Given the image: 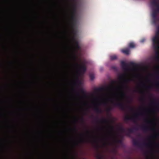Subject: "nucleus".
Returning <instances> with one entry per match:
<instances>
[{
    "instance_id": "obj_23",
    "label": "nucleus",
    "mask_w": 159,
    "mask_h": 159,
    "mask_svg": "<svg viewBox=\"0 0 159 159\" xmlns=\"http://www.w3.org/2000/svg\"><path fill=\"white\" fill-rule=\"evenodd\" d=\"M119 130L122 133H126V130L125 129L123 128L122 127H121L119 128Z\"/></svg>"
},
{
    "instance_id": "obj_25",
    "label": "nucleus",
    "mask_w": 159,
    "mask_h": 159,
    "mask_svg": "<svg viewBox=\"0 0 159 159\" xmlns=\"http://www.w3.org/2000/svg\"><path fill=\"white\" fill-rule=\"evenodd\" d=\"M104 90V88L103 87L98 88L96 89V91L98 92H100L103 91Z\"/></svg>"
},
{
    "instance_id": "obj_40",
    "label": "nucleus",
    "mask_w": 159,
    "mask_h": 159,
    "mask_svg": "<svg viewBox=\"0 0 159 159\" xmlns=\"http://www.w3.org/2000/svg\"><path fill=\"white\" fill-rule=\"evenodd\" d=\"M76 95L78 96H80V93L79 92H77L76 93Z\"/></svg>"
},
{
    "instance_id": "obj_20",
    "label": "nucleus",
    "mask_w": 159,
    "mask_h": 159,
    "mask_svg": "<svg viewBox=\"0 0 159 159\" xmlns=\"http://www.w3.org/2000/svg\"><path fill=\"white\" fill-rule=\"evenodd\" d=\"M128 47L130 48H134L135 47V45L133 42H131L129 43Z\"/></svg>"
},
{
    "instance_id": "obj_43",
    "label": "nucleus",
    "mask_w": 159,
    "mask_h": 159,
    "mask_svg": "<svg viewBox=\"0 0 159 159\" xmlns=\"http://www.w3.org/2000/svg\"><path fill=\"white\" fill-rule=\"evenodd\" d=\"M151 88V86H148L146 87V88L148 89H150Z\"/></svg>"
},
{
    "instance_id": "obj_30",
    "label": "nucleus",
    "mask_w": 159,
    "mask_h": 159,
    "mask_svg": "<svg viewBox=\"0 0 159 159\" xmlns=\"http://www.w3.org/2000/svg\"><path fill=\"white\" fill-rule=\"evenodd\" d=\"M153 19V22L154 24H156L157 21V17L156 18H152Z\"/></svg>"
},
{
    "instance_id": "obj_32",
    "label": "nucleus",
    "mask_w": 159,
    "mask_h": 159,
    "mask_svg": "<svg viewBox=\"0 0 159 159\" xmlns=\"http://www.w3.org/2000/svg\"><path fill=\"white\" fill-rule=\"evenodd\" d=\"M112 108L111 107H109L107 108V109H106V111L107 112H109L110 111H111L112 110Z\"/></svg>"
},
{
    "instance_id": "obj_41",
    "label": "nucleus",
    "mask_w": 159,
    "mask_h": 159,
    "mask_svg": "<svg viewBox=\"0 0 159 159\" xmlns=\"http://www.w3.org/2000/svg\"><path fill=\"white\" fill-rule=\"evenodd\" d=\"M147 120V122L148 123H150L151 122V121H149L147 120Z\"/></svg>"
},
{
    "instance_id": "obj_36",
    "label": "nucleus",
    "mask_w": 159,
    "mask_h": 159,
    "mask_svg": "<svg viewBox=\"0 0 159 159\" xmlns=\"http://www.w3.org/2000/svg\"><path fill=\"white\" fill-rule=\"evenodd\" d=\"M112 68L116 70H117V68L115 66H112Z\"/></svg>"
},
{
    "instance_id": "obj_19",
    "label": "nucleus",
    "mask_w": 159,
    "mask_h": 159,
    "mask_svg": "<svg viewBox=\"0 0 159 159\" xmlns=\"http://www.w3.org/2000/svg\"><path fill=\"white\" fill-rule=\"evenodd\" d=\"M124 75H121L120 77V79H123L125 83H127L129 81V79H124Z\"/></svg>"
},
{
    "instance_id": "obj_1",
    "label": "nucleus",
    "mask_w": 159,
    "mask_h": 159,
    "mask_svg": "<svg viewBox=\"0 0 159 159\" xmlns=\"http://www.w3.org/2000/svg\"><path fill=\"white\" fill-rule=\"evenodd\" d=\"M72 58L74 61V63L71 65L73 67H79V70L80 72L84 74L86 71V68L85 64H83L82 65L79 64L77 62V57L75 55H74L72 56Z\"/></svg>"
},
{
    "instance_id": "obj_53",
    "label": "nucleus",
    "mask_w": 159,
    "mask_h": 159,
    "mask_svg": "<svg viewBox=\"0 0 159 159\" xmlns=\"http://www.w3.org/2000/svg\"><path fill=\"white\" fill-rule=\"evenodd\" d=\"M157 79L158 80L159 79V77H157Z\"/></svg>"
},
{
    "instance_id": "obj_33",
    "label": "nucleus",
    "mask_w": 159,
    "mask_h": 159,
    "mask_svg": "<svg viewBox=\"0 0 159 159\" xmlns=\"http://www.w3.org/2000/svg\"><path fill=\"white\" fill-rule=\"evenodd\" d=\"M116 142L118 143H122V140L121 139H116Z\"/></svg>"
},
{
    "instance_id": "obj_35",
    "label": "nucleus",
    "mask_w": 159,
    "mask_h": 159,
    "mask_svg": "<svg viewBox=\"0 0 159 159\" xmlns=\"http://www.w3.org/2000/svg\"><path fill=\"white\" fill-rule=\"evenodd\" d=\"M80 120L82 123L84 122V119L83 117L80 118Z\"/></svg>"
},
{
    "instance_id": "obj_22",
    "label": "nucleus",
    "mask_w": 159,
    "mask_h": 159,
    "mask_svg": "<svg viewBox=\"0 0 159 159\" xmlns=\"http://www.w3.org/2000/svg\"><path fill=\"white\" fill-rule=\"evenodd\" d=\"M80 141L81 143H84L85 142H89L90 141V140L89 139H80Z\"/></svg>"
},
{
    "instance_id": "obj_31",
    "label": "nucleus",
    "mask_w": 159,
    "mask_h": 159,
    "mask_svg": "<svg viewBox=\"0 0 159 159\" xmlns=\"http://www.w3.org/2000/svg\"><path fill=\"white\" fill-rule=\"evenodd\" d=\"M155 85L159 89V81H158L156 82Z\"/></svg>"
},
{
    "instance_id": "obj_27",
    "label": "nucleus",
    "mask_w": 159,
    "mask_h": 159,
    "mask_svg": "<svg viewBox=\"0 0 159 159\" xmlns=\"http://www.w3.org/2000/svg\"><path fill=\"white\" fill-rule=\"evenodd\" d=\"M89 77L91 80H93L94 78V74H91L89 75Z\"/></svg>"
},
{
    "instance_id": "obj_44",
    "label": "nucleus",
    "mask_w": 159,
    "mask_h": 159,
    "mask_svg": "<svg viewBox=\"0 0 159 159\" xmlns=\"http://www.w3.org/2000/svg\"><path fill=\"white\" fill-rule=\"evenodd\" d=\"M93 142H94V143H96L97 142V141L96 140H94L93 141Z\"/></svg>"
},
{
    "instance_id": "obj_5",
    "label": "nucleus",
    "mask_w": 159,
    "mask_h": 159,
    "mask_svg": "<svg viewBox=\"0 0 159 159\" xmlns=\"http://www.w3.org/2000/svg\"><path fill=\"white\" fill-rule=\"evenodd\" d=\"M143 113H136L134 114L133 116H127L125 118V120L126 121H127L129 120H132L134 122L136 121V120L138 118V116L139 115H143Z\"/></svg>"
},
{
    "instance_id": "obj_18",
    "label": "nucleus",
    "mask_w": 159,
    "mask_h": 159,
    "mask_svg": "<svg viewBox=\"0 0 159 159\" xmlns=\"http://www.w3.org/2000/svg\"><path fill=\"white\" fill-rule=\"evenodd\" d=\"M133 144L135 146H140V144L139 143L138 141L135 139L133 140Z\"/></svg>"
},
{
    "instance_id": "obj_46",
    "label": "nucleus",
    "mask_w": 159,
    "mask_h": 159,
    "mask_svg": "<svg viewBox=\"0 0 159 159\" xmlns=\"http://www.w3.org/2000/svg\"><path fill=\"white\" fill-rule=\"evenodd\" d=\"M74 130L75 131H77V130H76V128H75L74 129Z\"/></svg>"
},
{
    "instance_id": "obj_11",
    "label": "nucleus",
    "mask_w": 159,
    "mask_h": 159,
    "mask_svg": "<svg viewBox=\"0 0 159 159\" xmlns=\"http://www.w3.org/2000/svg\"><path fill=\"white\" fill-rule=\"evenodd\" d=\"M159 12V8H156L154 10L152 14V18H157V13Z\"/></svg>"
},
{
    "instance_id": "obj_3",
    "label": "nucleus",
    "mask_w": 159,
    "mask_h": 159,
    "mask_svg": "<svg viewBox=\"0 0 159 159\" xmlns=\"http://www.w3.org/2000/svg\"><path fill=\"white\" fill-rule=\"evenodd\" d=\"M141 128L144 131H147L149 130L155 132L154 135L149 137L150 138H156L159 136V134L157 132L156 129L155 127L149 128L148 127L144 125L141 126Z\"/></svg>"
},
{
    "instance_id": "obj_38",
    "label": "nucleus",
    "mask_w": 159,
    "mask_h": 159,
    "mask_svg": "<svg viewBox=\"0 0 159 159\" xmlns=\"http://www.w3.org/2000/svg\"><path fill=\"white\" fill-rule=\"evenodd\" d=\"M112 87H107V90H110L112 88Z\"/></svg>"
},
{
    "instance_id": "obj_15",
    "label": "nucleus",
    "mask_w": 159,
    "mask_h": 159,
    "mask_svg": "<svg viewBox=\"0 0 159 159\" xmlns=\"http://www.w3.org/2000/svg\"><path fill=\"white\" fill-rule=\"evenodd\" d=\"M157 51L156 52V56L154 57V59L156 61H159V52L158 51V50H156Z\"/></svg>"
},
{
    "instance_id": "obj_45",
    "label": "nucleus",
    "mask_w": 159,
    "mask_h": 159,
    "mask_svg": "<svg viewBox=\"0 0 159 159\" xmlns=\"http://www.w3.org/2000/svg\"><path fill=\"white\" fill-rule=\"evenodd\" d=\"M103 104L104 105H106L107 104L106 102H103Z\"/></svg>"
},
{
    "instance_id": "obj_4",
    "label": "nucleus",
    "mask_w": 159,
    "mask_h": 159,
    "mask_svg": "<svg viewBox=\"0 0 159 159\" xmlns=\"http://www.w3.org/2000/svg\"><path fill=\"white\" fill-rule=\"evenodd\" d=\"M121 65L123 69L126 71H128L130 70L129 66L134 67L135 66V64L133 62H130L129 64L128 65L123 61L121 62Z\"/></svg>"
},
{
    "instance_id": "obj_37",
    "label": "nucleus",
    "mask_w": 159,
    "mask_h": 159,
    "mask_svg": "<svg viewBox=\"0 0 159 159\" xmlns=\"http://www.w3.org/2000/svg\"><path fill=\"white\" fill-rule=\"evenodd\" d=\"M128 107L129 108V109L131 111H134V109L131 107Z\"/></svg>"
},
{
    "instance_id": "obj_29",
    "label": "nucleus",
    "mask_w": 159,
    "mask_h": 159,
    "mask_svg": "<svg viewBox=\"0 0 159 159\" xmlns=\"http://www.w3.org/2000/svg\"><path fill=\"white\" fill-rule=\"evenodd\" d=\"M96 158L97 159H102V156L101 155H98L96 156Z\"/></svg>"
},
{
    "instance_id": "obj_49",
    "label": "nucleus",
    "mask_w": 159,
    "mask_h": 159,
    "mask_svg": "<svg viewBox=\"0 0 159 159\" xmlns=\"http://www.w3.org/2000/svg\"><path fill=\"white\" fill-rule=\"evenodd\" d=\"M123 86H121L119 88H123Z\"/></svg>"
},
{
    "instance_id": "obj_6",
    "label": "nucleus",
    "mask_w": 159,
    "mask_h": 159,
    "mask_svg": "<svg viewBox=\"0 0 159 159\" xmlns=\"http://www.w3.org/2000/svg\"><path fill=\"white\" fill-rule=\"evenodd\" d=\"M118 102H112L113 105L116 107H119L122 110H124L125 109V104L122 102L120 99L119 98L117 99Z\"/></svg>"
},
{
    "instance_id": "obj_55",
    "label": "nucleus",
    "mask_w": 159,
    "mask_h": 159,
    "mask_svg": "<svg viewBox=\"0 0 159 159\" xmlns=\"http://www.w3.org/2000/svg\"><path fill=\"white\" fill-rule=\"evenodd\" d=\"M97 122H99V120H97Z\"/></svg>"
},
{
    "instance_id": "obj_12",
    "label": "nucleus",
    "mask_w": 159,
    "mask_h": 159,
    "mask_svg": "<svg viewBox=\"0 0 159 159\" xmlns=\"http://www.w3.org/2000/svg\"><path fill=\"white\" fill-rule=\"evenodd\" d=\"M151 103L152 104L156 106H159V103L155 98L153 99L151 101Z\"/></svg>"
},
{
    "instance_id": "obj_52",
    "label": "nucleus",
    "mask_w": 159,
    "mask_h": 159,
    "mask_svg": "<svg viewBox=\"0 0 159 159\" xmlns=\"http://www.w3.org/2000/svg\"><path fill=\"white\" fill-rule=\"evenodd\" d=\"M125 87L126 88H128V86H127V85H126V86H125Z\"/></svg>"
},
{
    "instance_id": "obj_39",
    "label": "nucleus",
    "mask_w": 159,
    "mask_h": 159,
    "mask_svg": "<svg viewBox=\"0 0 159 159\" xmlns=\"http://www.w3.org/2000/svg\"><path fill=\"white\" fill-rule=\"evenodd\" d=\"M145 39H143L141 40V42L142 43H143L145 41Z\"/></svg>"
},
{
    "instance_id": "obj_34",
    "label": "nucleus",
    "mask_w": 159,
    "mask_h": 159,
    "mask_svg": "<svg viewBox=\"0 0 159 159\" xmlns=\"http://www.w3.org/2000/svg\"><path fill=\"white\" fill-rule=\"evenodd\" d=\"M111 84H114L117 83V81L116 80H112L111 82Z\"/></svg>"
},
{
    "instance_id": "obj_16",
    "label": "nucleus",
    "mask_w": 159,
    "mask_h": 159,
    "mask_svg": "<svg viewBox=\"0 0 159 159\" xmlns=\"http://www.w3.org/2000/svg\"><path fill=\"white\" fill-rule=\"evenodd\" d=\"M151 2L152 4L155 6L156 8H159V3H157L156 2V0H152Z\"/></svg>"
},
{
    "instance_id": "obj_24",
    "label": "nucleus",
    "mask_w": 159,
    "mask_h": 159,
    "mask_svg": "<svg viewBox=\"0 0 159 159\" xmlns=\"http://www.w3.org/2000/svg\"><path fill=\"white\" fill-rule=\"evenodd\" d=\"M121 98H123L126 97L125 93L123 91H122L120 94Z\"/></svg>"
},
{
    "instance_id": "obj_26",
    "label": "nucleus",
    "mask_w": 159,
    "mask_h": 159,
    "mask_svg": "<svg viewBox=\"0 0 159 159\" xmlns=\"http://www.w3.org/2000/svg\"><path fill=\"white\" fill-rule=\"evenodd\" d=\"M80 92L83 94L84 96L86 97V94L85 92L84 91V90L82 89H80Z\"/></svg>"
},
{
    "instance_id": "obj_2",
    "label": "nucleus",
    "mask_w": 159,
    "mask_h": 159,
    "mask_svg": "<svg viewBox=\"0 0 159 159\" xmlns=\"http://www.w3.org/2000/svg\"><path fill=\"white\" fill-rule=\"evenodd\" d=\"M153 48L155 50L159 49V30L157 31L155 36L152 39Z\"/></svg>"
},
{
    "instance_id": "obj_51",
    "label": "nucleus",
    "mask_w": 159,
    "mask_h": 159,
    "mask_svg": "<svg viewBox=\"0 0 159 159\" xmlns=\"http://www.w3.org/2000/svg\"><path fill=\"white\" fill-rule=\"evenodd\" d=\"M87 133L88 134L89 133V131L87 130Z\"/></svg>"
},
{
    "instance_id": "obj_42",
    "label": "nucleus",
    "mask_w": 159,
    "mask_h": 159,
    "mask_svg": "<svg viewBox=\"0 0 159 159\" xmlns=\"http://www.w3.org/2000/svg\"><path fill=\"white\" fill-rule=\"evenodd\" d=\"M109 128L111 129V130L113 129V127L112 126H109Z\"/></svg>"
},
{
    "instance_id": "obj_21",
    "label": "nucleus",
    "mask_w": 159,
    "mask_h": 159,
    "mask_svg": "<svg viewBox=\"0 0 159 159\" xmlns=\"http://www.w3.org/2000/svg\"><path fill=\"white\" fill-rule=\"evenodd\" d=\"M110 57L111 60L112 61L116 60L117 58V56L115 55L110 56Z\"/></svg>"
},
{
    "instance_id": "obj_50",
    "label": "nucleus",
    "mask_w": 159,
    "mask_h": 159,
    "mask_svg": "<svg viewBox=\"0 0 159 159\" xmlns=\"http://www.w3.org/2000/svg\"><path fill=\"white\" fill-rule=\"evenodd\" d=\"M139 93H143V92L140 91L139 92Z\"/></svg>"
},
{
    "instance_id": "obj_10",
    "label": "nucleus",
    "mask_w": 159,
    "mask_h": 159,
    "mask_svg": "<svg viewBox=\"0 0 159 159\" xmlns=\"http://www.w3.org/2000/svg\"><path fill=\"white\" fill-rule=\"evenodd\" d=\"M76 21L75 14H71L70 15V22L71 25L72 27H73L75 25V23Z\"/></svg>"
},
{
    "instance_id": "obj_28",
    "label": "nucleus",
    "mask_w": 159,
    "mask_h": 159,
    "mask_svg": "<svg viewBox=\"0 0 159 159\" xmlns=\"http://www.w3.org/2000/svg\"><path fill=\"white\" fill-rule=\"evenodd\" d=\"M151 144L150 143H144L143 144V145L145 146L149 147H150Z\"/></svg>"
},
{
    "instance_id": "obj_9",
    "label": "nucleus",
    "mask_w": 159,
    "mask_h": 159,
    "mask_svg": "<svg viewBox=\"0 0 159 159\" xmlns=\"http://www.w3.org/2000/svg\"><path fill=\"white\" fill-rule=\"evenodd\" d=\"M70 6L71 7V14H76V4L75 3H72Z\"/></svg>"
},
{
    "instance_id": "obj_7",
    "label": "nucleus",
    "mask_w": 159,
    "mask_h": 159,
    "mask_svg": "<svg viewBox=\"0 0 159 159\" xmlns=\"http://www.w3.org/2000/svg\"><path fill=\"white\" fill-rule=\"evenodd\" d=\"M73 33L74 35V36L73 38L72 39L75 43V49L76 50H78L80 49V47L79 45L78 41L76 40L75 37V36L76 35V33L74 30H73Z\"/></svg>"
},
{
    "instance_id": "obj_14",
    "label": "nucleus",
    "mask_w": 159,
    "mask_h": 159,
    "mask_svg": "<svg viewBox=\"0 0 159 159\" xmlns=\"http://www.w3.org/2000/svg\"><path fill=\"white\" fill-rule=\"evenodd\" d=\"M121 52L126 55H128L129 54L130 50L128 48H126L125 49H122Z\"/></svg>"
},
{
    "instance_id": "obj_47",
    "label": "nucleus",
    "mask_w": 159,
    "mask_h": 159,
    "mask_svg": "<svg viewBox=\"0 0 159 159\" xmlns=\"http://www.w3.org/2000/svg\"><path fill=\"white\" fill-rule=\"evenodd\" d=\"M157 68H158V69H159V71H158V74H159V66H157Z\"/></svg>"
},
{
    "instance_id": "obj_54",
    "label": "nucleus",
    "mask_w": 159,
    "mask_h": 159,
    "mask_svg": "<svg viewBox=\"0 0 159 159\" xmlns=\"http://www.w3.org/2000/svg\"><path fill=\"white\" fill-rule=\"evenodd\" d=\"M152 110L153 111H155V109H153Z\"/></svg>"
},
{
    "instance_id": "obj_48",
    "label": "nucleus",
    "mask_w": 159,
    "mask_h": 159,
    "mask_svg": "<svg viewBox=\"0 0 159 159\" xmlns=\"http://www.w3.org/2000/svg\"><path fill=\"white\" fill-rule=\"evenodd\" d=\"M70 1L72 2H75V0H70Z\"/></svg>"
},
{
    "instance_id": "obj_13",
    "label": "nucleus",
    "mask_w": 159,
    "mask_h": 159,
    "mask_svg": "<svg viewBox=\"0 0 159 159\" xmlns=\"http://www.w3.org/2000/svg\"><path fill=\"white\" fill-rule=\"evenodd\" d=\"M94 110L98 113H101L102 112V110L98 106H96L94 107Z\"/></svg>"
},
{
    "instance_id": "obj_17",
    "label": "nucleus",
    "mask_w": 159,
    "mask_h": 159,
    "mask_svg": "<svg viewBox=\"0 0 159 159\" xmlns=\"http://www.w3.org/2000/svg\"><path fill=\"white\" fill-rule=\"evenodd\" d=\"M100 122L103 124H108L109 123L108 120L107 119L105 118L102 119V120H100Z\"/></svg>"
},
{
    "instance_id": "obj_8",
    "label": "nucleus",
    "mask_w": 159,
    "mask_h": 159,
    "mask_svg": "<svg viewBox=\"0 0 159 159\" xmlns=\"http://www.w3.org/2000/svg\"><path fill=\"white\" fill-rule=\"evenodd\" d=\"M138 130L137 128L135 127L133 128H129L127 129V131H126L125 134L126 135L130 137V134L134 132V130Z\"/></svg>"
}]
</instances>
